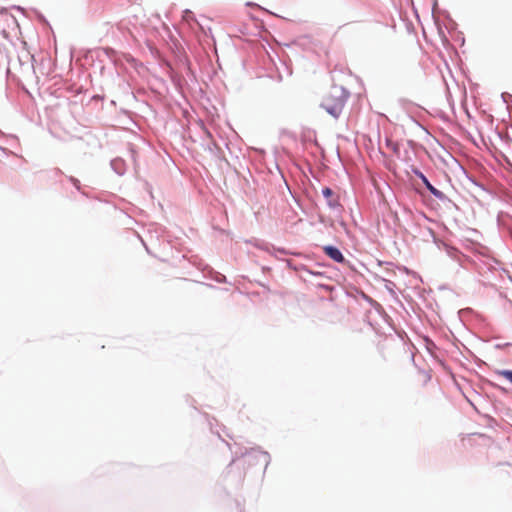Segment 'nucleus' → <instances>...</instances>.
Returning a JSON list of instances; mask_svg holds the SVG:
<instances>
[{
	"mask_svg": "<svg viewBox=\"0 0 512 512\" xmlns=\"http://www.w3.org/2000/svg\"><path fill=\"white\" fill-rule=\"evenodd\" d=\"M348 97L349 92L344 87L333 85L324 97L321 107L334 118H338Z\"/></svg>",
	"mask_w": 512,
	"mask_h": 512,
	"instance_id": "1",
	"label": "nucleus"
},
{
	"mask_svg": "<svg viewBox=\"0 0 512 512\" xmlns=\"http://www.w3.org/2000/svg\"><path fill=\"white\" fill-rule=\"evenodd\" d=\"M323 249H324L325 254L327 256H329L331 259H333L334 261H336L338 263H341L344 261V257L338 248L333 247V246H325Z\"/></svg>",
	"mask_w": 512,
	"mask_h": 512,
	"instance_id": "2",
	"label": "nucleus"
},
{
	"mask_svg": "<svg viewBox=\"0 0 512 512\" xmlns=\"http://www.w3.org/2000/svg\"><path fill=\"white\" fill-rule=\"evenodd\" d=\"M421 179L431 194H433L438 199L444 198V194L440 190L436 189L423 174H421Z\"/></svg>",
	"mask_w": 512,
	"mask_h": 512,
	"instance_id": "3",
	"label": "nucleus"
},
{
	"mask_svg": "<svg viewBox=\"0 0 512 512\" xmlns=\"http://www.w3.org/2000/svg\"><path fill=\"white\" fill-rule=\"evenodd\" d=\"M496 373L512 384V370H498Z\"/></svg>",
	"mask_w": 512,
	"mask_h": 512,
	"instance_id": "4",
	"label": "nucleus"
},
{
	"mask_svg": "<svg viewBox=\"0 0 512 512\" xmlns=\"http://www.w3.org/2000/svg\"><path fill=\"white\" fill-rule=\"evenodd\" d=\"M322 194L325 198L329 199L330 197H332L333 191L332 189L325 187L322 189Z\"/></svg>",
	"mask_w": 512,
	"mask_h": 512,
	"instance_id": "5",
	"label": "nucleus"
},
{
	"mask_svg": "<svg viewBox=\"0 0 512 512\" xmlns=\"http://www.w3.org/2000/svg\"><path fill=\"white\" fill-rule=\"evenodd\" d=\"M184 19H186V20L192 19V12L190 10H186L184 12Z\"/></svg>",
	"mask_w": 512,
	"mask_h": 512,
	"instance_id": "6",
	"label": "nucleus"
}]
</instances>
